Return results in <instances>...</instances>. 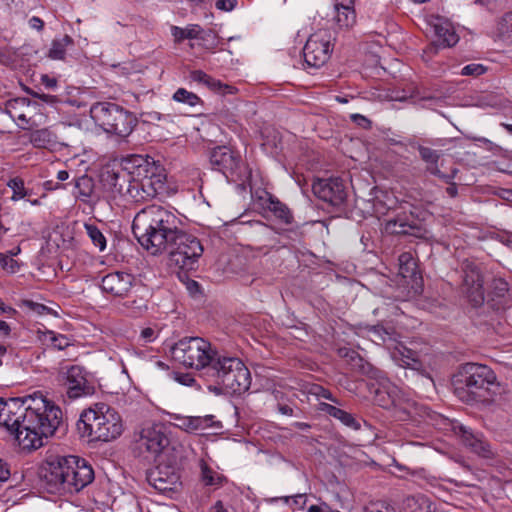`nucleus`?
I'll return each mask as SVG.
<instances>
[{
  "label": "nucleus",
  "instance_id": "nucleus-27",
  "mask_svg": "<svg viewBox=\"0 0 512 512\" xmlns=\"http://www.w3.org/2000/svg\"><path fill=\"white\" fill-rule=\"evenodd\" d=\"M171 35L176 43L195 39L204 41L211 35V31L203 29L198 24H188L185 27L172 26Z\"/></svg>",
  "mask_w": 512,
  "mask_h": 512
},
{
  "label": "nucleus",
  "instance_id": "nucleus-33",
  "mask_svg": "<svg viewBox=\"0 0 512 512\" xmlns=\"http://www.w3.org/2000/svg\"><path fill=\"white\" fill-rule=\"evenodd\" d=\"M30 142L36 148L55 149L58 144L57 136L49 128H42L30 134Z\"/></svg>",
  "mask_w": 512,
  "mask_h": 512
},
{
  "label": "nucleus",
  "instance_id": "nucleus-38",
  "mask_svg": "<svg viewBox=\"0 0 512 512\" xmlns=\"http://www.w3.org/2000/svg\"><path fill=\"white\" fill-rule=\"evenodd\" d=\"M172 99L175 102L188 105L189 107H196L198 105L203 104V100L197 94H195L194 92L188 91L185 88H178L174 92Z\"/></svg>",
  "mask_w": 512,
  "mask_h": 512
},
{
  "label": "nucleus",
  "instance_id": "nucleus-48",
  "mask_svg": "<svg viewBox=\"0 0 512 512\" xmlns=\"http://www.w3.org/2000/svg\"><path fill=\"white\" fill-rule=\"evenodd\" d=\"M160 330L155 327H144L140 331L139 341L143 343H150L155 341L159 336Z\"/></svg>",
  "mask_w": 512,
  "mask_h": 512
},
{
  "label": "nucleus",
  "instance_id": "nucleus-18",
  "mask_svg": "<svg viewBox=\"0 0 512 512\" xmlns=\"http://www.w3.org/2000/svg\"><path fill=\"white\" fill-rule=\"evenodd\" d=\"M100 182L111 199L127 197L125 185L129 184V175L123 170L122 162L120 165L104 166L100 174Z\"/></svg>",
  "mask_w": 512,
  "mask_h": 512
},
{
  "label": "nucleus",
  "instance_id": "nucleus-47",
  "mask_svg": "<svg viewBox=\"0 0 512 512\" xmlns=\"http://www.w3.org/2000/svg\"><path fill=\"white\" fill-rule=\"evenodd\" d=\"M188 355L189 354H181L179 357H174L171 359L167 358L168 363L165 361H161V360H155L154 364L158 368L163 369V370H168L170 368H172L174 370V369H176L177 363H179L180 365H182L184 367L182 362H183L184 357H186V358L189 357Z\"/></svg>",
  "mask_w": 512,
  "mask_h": 512
},
{
  "label": "nucleus",
  "instance_id": "nucleus-55",
  "mask_svg": "<svg viewBox=\"0 0 512 512\" xmlns=\"http://www.w3.org/2000/svg\"><path fill=\"white\" fill-rule=\"evenodd\" d=\"M311 392L315 394L318 398H324L337 404L339 403L338 400L335 397H333L332 393L328 389L323 388L322 386L313 387Z\"/></svg>",
  "mask_w": 512,
  "mask_h": 512
},
{
  "label": "nucleus",
  "instance_id": "nucleus-24",
  "mask_svg": "<svg viewBox=\"0 0 512 512\" xmlns=\"http://www.w3.org/2000/svg\"><path fill=\"white\" fill-rule=\"evenodd\" d=\"M357 23L355 6H333L331 27L335 33H346L354 28Z\"/></svg>",
  "mask_w": 512,
  "mask_h": 512
},
{
  "label": "nucleus",
  "instance_id": "nucleus-19",
  "mask_svg": "<svg viewBox=\"0 0 512 512\" xmlns=\"http://www.w3.org/2000/svg\"><path fill=\"white\" fill-rule=\"evenodd\" d=\"M312 190L316 197L332 206H340L346 199L345 186L339 177L317 179Z\"/></svg>",
  "mask_w": 512,
  "mask_h": 512
},
{
  "label": "nucleus",
  "instance_id": "nucleus-56",
  "mask_svg": "<svg viewBox=\"0 0 512 512\" xmlns=\"http://www.w3.org/2000/svg\"><path fill=\"white\" fill-rule=\"evenodd\" d=\"M10 477V470L7 463L0 459V483L5 482Z\"/></svg>",
  "mask_w": 512,
  "mask_h": 512
},
{
  "label": "nucleus",
  "instance_id": "nucleus-5",
  "mask_svg": "<svg viewBox=\"0 0 512 512\" xmlns=\"http://www.w3.org/2000/svg\"><path fill=\"white\" fill-rule=\"evenodd\" d=\"M184 357L186 369H193L202 375L216 376L233 394L246 392L251 385V374L242 360L221 354H190Z\"/></svg>",
  "mask_w": 512,
  "mask_h": 512
},
{
  "label": "nucleus",
  "instance_id": "nucleus-45",
  "mask_svg": "<svg viewBox=\"0 0 512 512\" xmlns=\"http://www.w3.org/2000/svg\"><path fill=\"white\" fill-rule=\"evenodd\" d=\"M0 264L5 271L11 274L18 272L20 269L18 261L8 256L6 253H0Z\"/></svg>",
  "mask_w": 512,
  "mask_h": 512
},
{
  "label": "nucleus",
  "instance_id": "nucleus-36",
  "mask_svg": "<svg viewBox=\"0 0 512 512\" xmlns=\"http://www.w3.org/2000/svg\"><path fill=\"white\" fill-rule=\"evenodd\" d=\"M397 199L388 193H382L377 196L373 203V213L377 218L386 216L391 209L395 207Z\"/></svg>",
  "mask_w": 512,
  "mask_h": 512
},
{
  "label": "nucleus",
  "instance_id": "nucleus-42",
  "mask_svg": "<svg viewBox=\"0 0 512 512\" xmlns=\"http://www.w3.org/2000/svg\"><path fill=\"white\" fill-rule=\"evenodd\" d=\"M269 209L283 222L290 223L291 222V214L288 208L279 201L271 200Z\"/></svg>",
  "mask_w": 512,
  "mask_h": 512
},
{
  "label": "nucleus",
  "instance_id": "nucleus-52",
  "mask_svg": "<svg viewBox=\"0 0 512 512\" xmlns=\"http://www.w3.org/2000/svg\"><path fill=\"white\" fill-rule=\"evenodd\" d=\"M171 375L175 381L184 386H193L195 383V379L190 373H181L174 369Z\"/></svg>",
  "mask_w": 512,
  "mask_h": 512
},
{
  "label": "nucleus",
  "instance_id": "nucleus-1",
  "mask_svg": "<svg viewBox=\"0 0 512 512\" xmlns=\"http://www.w3.org/2000/svg\"><path fill=\"white\" fill-rule=\"evenodd\" d=\"M59 406L41 392L24 399L0 397V426L15 437L23 449H38L43 439L52 436L62 423Z\"/></svg>",
  "mask_w": 512,
  "mask_h": 512
},
{
  "label": "nucleus",
  "instance_id": "nucleus-22",
  "mask_svg": "<svg viewBox=\"0 0 512 512\" xmlns=\"http://www.w3.org/2000/svg\"><path fill=\"white\" fill-rule=\"evenodd\" d=\"M134 276L130 273L116 271L102 278L101 288L113 296H126L134 284Z\"/></svg>",
  "mask_w": 512,
  "mask_h": 512
},
{
  "label": "nucleus",
  "instance_id": "nucleus-51",
  "mask_svg": "<svg viewBox=\"0 0 512 512\" xmlns=\"http://www.w3.org/2000/svg\"><path fill=\"white\" fill-rule=\"evenodd\" d=\"M367 512H395V508L385 501H376L366 507Z\"/></svg>",
  "mask_w": 512,
  "mask_h": 512
},
{
  "label": "nucleus",
  "instance_id": "nucleus-26",
  "mask_svg": "<svg viewBox=\"0 0 512 512\" xmlns=\"http://www.w3.org/2000/svg\"><path fill=\"white\" fill-rule=\"evenodd\" d=\"M173 419L176 427L189 433L202 432L216 424L213 415H206L203 417L175 415Z\"/></svg>",
  "mask_w": 512,
  "mask_h": 512
},
{
  "label": "nucleus",
  "instance_id": "nucleus-4",
  "mask_svg": "<svg viewBox=\"0 0 512 512\" xmlns=\"http://www.w3.org/2000/svg\"><path fill=\"white\" fill-rule=\"evenodd\" d=\"M41 478L50 493H77L94 480L92 466L78 456H57L41 469Z\"/></svg>",
  "mask_w": 512,
  "mask_h": 512
},
{
  "label": "nucleus",
  "instance_id": "nucleus-63",
  "mask_svg": "<svg viewBox=\"0 0 512 512\" xmlns=\"http://www.w3.org/2000/svg\"><path fill=\"white\" fill-rule=\"evenodd\" d=\"M447 183L449 184V186L446 189L447 194L452 198L456 197L458 194L457 185L454 182H452V180H450Z\"/></svg>",
  "mask_w": 512,
  "mask_h": 512
},
{
  "label": "nucleus",
  "instance_id": "nucleus-60",
  "mask_svg": "<svg viewBox=\"0 0 512 512\" xmlns=\"http://www.w3.org/2000/svg\"><path fill=\"white\" fill-rule=\"evenodd\" d=\"M29 24H30L31 28L36 29V30H42L44 27V22L39 17H36V16L32 17L29 20Z\"/></svg>",
  "mask_w": 512,
  "mask_h": 512
},
{
  "label": "nucleus",
  "instance_id": "nucleus-23",
  "mask_svg": "<svg viewBox=\"0 0 512 512\" xmlns=\"http://www.w3.org/2000/svg\"><path fill=\"white\" fill-rule=\"evenodd\" d=\"M455 431L460 435L463 444L473 453L487 459L494 457L491 445L482 434L474 433L470 428L463 425L456 427Z\"/></svg>",
  "mask_w": 512,
  "mask_h": 512
},
{
  "label": "nucleus",
  "instance_id": "nucleus-3",
  "mask_svg": "<svg viewBox=\"0 0 512 512\" xmlns=\"http://www.w3.org/2000/svg\"><path fill=\"white\" fill-rule=\"evenodd\" d=\"M129 175L126 194L134 202H143L168 193L164 167L149 156L131 155L122 160Z\"/></svg>",
  "mask_w": 512,
  "mask_h": 512
},
{
  "label": "nucleus",
  "instance_id": "nucleus-13",
  "mask_svg": "<svg viewBox=\"0 0 512 512\" xmlns=\"http://www.w3.org/2000/svg\"><path fill=\"white\" fill-rule=\"evenodd\" d=\"M328 30L320 29L309 36L303 48L305 64L311 68L324 66L331 57L334 43Z\"/></svg>",
  "mask_w": 512,
  "mask_h": 512
},
{
  "label": "nucleus",
  "instance_id": "nucleus-49",
  "mask_svg": "<svg viewBox=\"0 0 512 512\" xmlns=\"http://www.w3.org/2000/svg\"><path fill=\"white\" fill-rule=\"evenodd\" d=\"M385 231L392 234H406L408 232L406 224L395 219L386 222Z\"/></svg>",
  "mask_w": 512,
  "mask_h": 512
},
{
  "label": "nucleus",
  "instance_id": "nucleus-32",
  "mask_svg": "<svg viewBox=\"0 0 512 512\" xmlns=\"http://www.w3.org/2000/svg\"><path fill=\"white\" fill-rule=\"evenodd\" d=\"M319 410L339 420L343 425L353 430L361 428L360 422L351 414L328 403H320Z\"/></svg>",
  "mask_w": 512,
  "mask_h": 512
},
{
  "label": "nucleus",
  "instance_id": "nucleus-59",
  "mask_svg": "<svg viewBox=\"0 0 512 512\" xmlns=\"http://www.w3.org/2000/svg\"><path fill=\"white\" fill-rule=\"evenodd\" d=\"M351 119L360 126L366 127L370 124V121L360 114H352Z\"/></svg>",
  "mask_w": 512,
  "mask_h": 512
},
{
  "label": "nucleus",
  "instance_id": "nucleus-54",
  "mask_svg": "<svg viewBox=\"0 0 512 512\" xmlns=\"http://www.w3.org/2000/svg\"><path fill=\"white\" fill-rule=\"evenodd\" d=\"M69 345L70 340L67 336L55 333L54 340L50 349L64 350L68 348Z\"/></svg>",
  "mask_w": 512,
  "mask_h": 512
},
{
  "label": "nucleus",
  "instance_id": "nucleus-57",
  "mask_svg": "<svg viewBox=\"0 0 512 512\" xmlns=\"http://www.w3.org/2000/svg\"><path fill=\"white\" fill-rule=\"evenodd\" d=\"M236 4V0H218L216 3L217 8L222 10H232Z\"/></svg>",
  "mask_w": 512,
  "mask_h": 512
},
{
  "label": "nucleus",
  "instance_id": "nucleus-34",
  "mask_svg": "<svg viewBox=\"0 0 512 512\" xmlns=\"http://www.w3.org/2000/svg\"><path fill=\"white\" fill-rule=\"evenodd\" d=\"M94 192V181L91 177L83 175L75 180L74 195L84 203L91 201Z\"/></svg>",
  "mask_w": 512,
  "mask_h": 512
},
{
  "label": "nucleus",
  "instance_id": "nucleus-16",
  "mask_svg": "<svg viewBox=\"0 0 512 512\" xmlns=\"http://www.w3.org/2000/svg\"><path fill=\"white\" fill-rule=\"evenodd\" d=\"M64 374L66 395L69 399L75 400L95 394L96 386L92 380L88 379V373L83 367L72 365Z\"/></svg>",
  "mask_w": 512,
  "mask_h": 512
},
{
  "label": "nucleus",
  "instance_id": "nucleus-10",
  "mask_svg": "<svg viewBox=\"0 0 512 512\" xmlns=\"http://www.w3.org/2000/svg\"><path fill=\"white\" fill-rule=\"evenodd\" d=\"M373 380L376 382L369 384V390L374 395L375 404L384 409L393 410L395 417L406 420L410 414L412 403L401 389L393 384L384 372Z\"/></svg>",
  "mask_w": 512,
  "mask_h": 512
},
{
  "label": "nucleus",
  "instance_id": "nucleus-61",
  "mask_svg": "<svg viewBox=\"0 0 512 512\" xmlns=\"http://www.w3.org/2000/svg\"><path fill=\"white\" fill-rule=\"evenodd\" d=\"M308 512H340L338 510H331L328 506H317L311 505L308 509Z\"/></svg>",
  "mask_w": 512,
  "mask_h": 512
},
{
  "label": "nucleus",
  "instance_id": "nucleus-9",
  "mask_svg": "<svg viewBox=\"0 0 512 512\" xmlns=\"http://www.w3.org/2000/svg\"><path fill=\"white\" fill-rule=\"evenodd\" d=\"M170 458L158 460L157 466L147 474V481L159 493L173 498L182 487L180 464L182 452L173 448Z\"/></svg>",
  "mask_w": 512,
  "mask_h": 512
},
{
  "label": "nucleus",
  "instance_id": "nucleus-2",
  "mask_svg": "<svg viewBox=\"0 0 512 512\" xmlns=\"http://www.w3.org/2000/svg\"><path fill=\"white\" fill-rule=\"evenodd\" d=\"M180 219L169 209L152 204L134 217L132 231L140 245L152 255L166 252L180 230Z\"/></svg>",
  "mask_w": 512,
  "mask_h": 512
},
{
  "label": "nucleus",
  "instance_id": "nucleus-41",
  "mask_svg": "<svg viewBox=\"0 0 512 512\" xmlns=\"http://www.w3.org/2000/svg\"><path fill=\"white\" fill-rule=\"evenodd\" d=\"M22 305L38 315H48L49 314V315L58 317L57 311H55L52 308L47 307L43 304L34 302L32 300H23Z\"/></svg>",
  "mask_w": 512,
  "mask_h": 512
},
{
  "label": "nucleus",
  "instance_id": "nucleus-31",
  "mask_svg": "<svg viewBox=\"0 0 512 512\" xmlns=\"http://www.w3.org/2000/svg\"><path fill=\"white\" fill-rule=\"evenodd\" d=\"M211 345L201 337H184L174 343L171 352H210Z\"/></svg>",
  "mask_w": 512,
  "mask_h": 512
},
{
  "label": "nucleus",
  "instance_id": "nucleus-58",
  "mask_svg": "<svg viewBox=\"0 0 512 512\" xmlns=\"http://www.w3.org/2000/svg\"><path fill=\"white\" fill-rule=\"evenodd\" d=\"M41 82L46 88L54 89L57 87V80L48 75H42Z\"/></svg>",
  "mask_w": 512,
  "mask_h": 512
},
{
  "label": "nucleus",
  "instance_id": "nucleus-35",
  "mask_svg": "<svg viewBox=\"0 0 512 512\" xmlns=\"http://www.w3.org/2000/svg\"><path fill=\"white\" fill-rule=\"evenodd\" d=\"M493 33L499 39L512 43V11L504 13L497 19Z\"/></svg>",
  "mask_w": 512,
  "mask_h": 512
},
{
  "label": "nucleus",
  "instance_id": "nucleus-40",
  "mask_svg": "<svg viewBox=\"0 0 512 512\" xmlns=\"http://www.w3.org/2000/svg\"><path fill=\"white\" fill-rule=\"evenodd\" d=\"M84 228L94 246L97 247L99 251H104L106 248V238L100 229L96 225L90 223H85Z\"/></svg>",
  "mask_w": 512,
  "mask_h": 512
},
{
  "label": "nucleus",
  "instance_id": "nucleus-29",
  "mask_svg": "<svg viewBox=\"0 0 512 512\" xmlns=\"http://www.w3.org/2000/svg\"><path fill=\"white\" fill-rule=\"evenodd\" d=\"M393 362L404 369H410L418 374L431 378L430 366L423 363L422 360L415 357V354H391Z\"/></svg>",
  "mask_w": 512,
  "mask_h": 512
},
{
  "label": "nucleus",
  "instance_id": "nucleus-37",
  "mask_svg": "<svg viewBox=\"0 0 512 512\" xmlns=\"http://www.w3.org/2000/svg\"><path fill=\"white\" fill-rule=\"evenodd\" d=\"M73 44V39L65 35L60 39H54L51 43L48 56L53 60H63L68 46Z\"/></svg>",
  "mask_w": 512,
  "mask_h": 512
},
{
  "label": "nucleus",
  "instance_id": "nucleus-15",
  "mask_svg": "<svg viewBox=\"0 0 512 512\" xmlns=\"http://www.w3.org/2000/svg\"><path fill=\"white\" fill-rule=\"evenodd\" d=\"M139 446L156 455L158 460L170 458L173 455V448H178L182 452L180 445H170V440L161 427L144 428L141 431Z\"/></svg>",
  "mask_w": 512,
  "mask_h": 512
},
{
  "label": "nucleus",
  "instance_id": "nucleus-6",
  "mask_svg": "<svg viewBox=\"0 0 512 512\" xmlns=\"http://www.w3.org/2000/svg\"><path fill=\"white\" fill-rule=\"evenodd\" d=\"M456 397L466 404H488L499 387L494 371L486 365L466 363L452 377Z\"/></svg>",
  "mask_w": 512,
  "mask_h": 512
},
{
  "label": "nucleus",
  "instance_id": "nucleus-53",
  "mask_svg": "<svg viewBox=\"0 0 512 512\" xmlns=\"http://www.w3.org/2000/svg\"><path fill=\"white\" fill-rule=\"evenodd\" d=\"M55 332L51 330H38L37 339L47 348H51Z\"/></svg>",
  "mask_w": 512,
  "mask_h": 512
},
{
  "label": "nucleus",
  "instance_id": "nucleus-62",
  "mask_svg": "<svg viewBox=\"0 0 512 512\" xmlns=\"http://www.w3.org/2000/svg\"><path fill=\"white\" fill-rule=\"evenodd\" d=\"M0 313L14 315L16 314V310L11 306L6 305L2 300H0Z\"/></svg>",
  "mask_w": 512,
  "mask_h": 512
},
{
  "label": "nucleus",
  "instance_id": "nucleus-8",
  "mask_svg": "<svg viewBox=\"0 0 512 512\" xmlns=\"http://www.w3.org/2000/svg\"><path fill=\"white\" fill-rule=\"evenodd\" d=\"M90 116L106 133L125 138L133 131L137 119L130 111L112 102H97L90 108Z\"/></svg>",
  "mask_w": 512,
  "mask_h": 512
},
{
  "label": "nucleus",
  "instance_id": "nucleus-30",
  "mask_svg": "<svg viewBox=\"0 0 512 512\" xmlns=\"http://www.w3.org/2000/svg\"><path fill=\"white\" fill-rule=\"evenodd\" d=\"M419 153L423 161L426 162L427 170L429 173L443 179L445 182H449L450 180H453L455 178L457 169H453L450 174H444L440 171V169L438 168L439 154L437 153V151L429 147H420Z\"/></svg>",
  "mask_w": 512,
  "mask_h": 512
},
{
  "label": "nucleus",
  "instance_id": "nucleus-20",
  "mask_svg": "<svg viewBox=\"0 0 512 512\" xmlns=\"http://www.w3.org/2000/svg\"><path fill=\"white\" fill-rule=\"evenodd\" d=\"M399 275L408 287L407 297H414L422 292V276L418 271L417 263L409 252L402 253L399 258Z\"/></svg>",
  "mask_w": 512,
  "mask_h": 512
},
{
  "label": "nucleus",
  "instance_id": "nucleus-28",
  "mask_svg": "<svg viewBox=\"0 0 512 512\" xmlns=\"http://www.w3.org/2000/svg\"><path fill=\"white\" fill-rule=\"evenodd\" d=\"M191 81L198 84H202L209 90L221 93V94H232L234 88L228 84L222 83L220 80L213 78L202 70H193L189 73Z\"/></svg>",
  "mask_w": 512,
  "mask_h": 512
},
{
  "label": "nucleus",
  "instance_id": "nucleus-64",
  "mask_svg": "<svg viewBox=\"0 0 512 512\" xmlns=\"http://www.w3.org/2000/svg\"><path fill=\"white\" fill-rule=\"evenodd\" d=\"M10 331L11 329L9 325L5 321L0 320V336H8L10 334Z\"/></svg>",
  "mask_w": 512,
  "mask_h": 512
},
{
  "label": "nucleus",
  "instance_id": "nucleus-25",
  "mask_svg": "<svg viewBox=\"0 0 512 512\" xmlns=\"http://www.w3.org/2000/svg\"><path fill=\"white\" fill-rule=\"evenodd\" d=\"M341 358L342 364L347 366L349 371L365 375L372 380L381 376V373L383 372L366 361L361 354H343Z\"/></svg>",
  "mask_w": 512,
  "mask_h": 512
},
{
  "label": "nucleus",
  "instance_id": "nucleus-50",
  "mask_svg": "<svg viewBox=\"0 0 512 512\" xmlns=\"http://www.w3.org/2000/svg\"><path fill=\"white\" fill-rule=\"evenodd\" d=\"M368 333L375 343H378L379 340L385 342L387 338H390V334L379 325L372 326Z\"/></svg>",
  "mask_w": 512,
  "mask_h": 512
},
{
  "label": "nucleus",
  "instance_id": "nucleus-21",
  "mask_svg": "<svg viewBox=\"0 0 512 512\" xmlns=\"http://www.w3.org/2000/svg\"><path fill=\"white\" fill-rule=\"evenodd\" d=\"M462 290L473 306H479L484 302L483 277L473 264H467L464 268Z\"/></svg>",
  "mask_w": 512,
  "mask_h": 512
},
{
  "label": "nucleus",
  "instance_id": "nucleus-39",
  "mask_svg": "<svg viewBox=\"0 0 512 512\" xmlns=\"http://www.w3.org/2000/svg\"><path fill=\"white\" fill-rule=\"evenodd\" d=\"M201 479L206 486H221L224 476L214 471L205 461H201Z\"/></svg>",
  "mask_w": 512,
  "mask_h": 512
},
{
  "label": "nucleus",
  "instance_id": "nucleus-46",
  "mask_svg": "<svg viewBox=\"0 0 512 512\" xmlns=\"http://www.w3.org/2000/svg\"><path fill=\"white\" fill-rule=\"evenodd\" d=\"M487 71V68L479 63H471L461 69L460 74L464 76H480Z\"/></svg>",
  "mask_w": 512,
  "mask_h": 512
},
{
  "label": "nucleus",
  "instance_id": "nucleus-7",
  "mask_svg": "<svg viewBox=\"0 0 512 512\" xmlns=\"http://www.w3.org/2000/svg\"><path fill=\"white\" fill-rule=\"evenodd\" d=\"M81 437L90 441H110L116 439L123 431L119 413L104 403L84 410L77 422Z\"/></svg>",
  "mask_w": 512,
  "mask_h": 512
},
{
  "label": "nucleus",
  "instance_id": "nucleus-43",
  "mask_svg": "<svg viewBox=\"0 0 512 512\" xmlns=\"http://www.w3.org/2000/svg\"><path fill=\"white\" fill-rule=\"evenodd\" d=\"M8 186L11 188V190L13 192L12 197H11V199L13 201H18L25 197L26 192H25L24 182L22 179H20V178L11 179L8 183Z\"/></svg>",
  "mask_w": 512,
  "mask_h": 512
},
{
  "label": "nucleus",
  "instance_id": "nucleus-11",
  "mask_svg": "<svg viewBox=\"0 0 512 512\" xmlns=\"http://www.w3.org/2000/svg\"><path fill=\"white\" fill-rule=\"evenodd\" d=\"M210 164L229 182L245 184L251 178V170L240 153L228 146L215 147L210 153Z\"/></svg>",
  "mask_w": 512,
  "mask_h": 512
},
{
  "label": "nucleus",
  "instance_id": "nucleus-14",
  "mask_svg": "<svg viewBox=\"0 0 512 512\" xmlns=\"http://www.w3.org/2000/svg\"><path fill=\"white\" fill-rule=\"evenodd\" d=\"M41 105L27 98L10 99L5 104V112L23 130L37 125L35 117L40 113Z\"/></svg>",
  "mask_w": 512,
  "mask_h": 512
},
{
  "label": "nucleus",
  "instance_id": "nucleus-17",
  "mask_svg": "<svg viewBox=\"0 0 512 512\" xmlns=\"http://www.w3.org/2000/svg\"><path fill=\"white\" fill-rule=\"evenodd\" d=\"M428 32L433 37V43L440 48H450L459 42V34L454 24L439 15H430L426 19Z\"/></svg>",
  "mask_w": 512,
  "mask_h": 512
},
{
  "label": "nucleus",
  "instance_id": "nucleus-12",
  "mask_svg": "<svg viewBox=\"0 0 512 512\" xmlns=\"http://www.w3.org/2000/svg\"><path fill=\"white\" fill-rule=\"evenodd\" d=\"M167 251L170 252L171 261L176 266L182 270L189 271L197 267L204 249L197 237L180 229Z\"/></svg>",
  "mask_w": 512,
  "mask_h": 512
},
{
  "label": "nucleus",
  "instance_id": "nucleus-44",
  "mask_svg": "<svg viewBox=\"0 0 512 512\" xmlns=\"http://www.w3.org/2000/svg\"><path fill=\"white\" fill-rule=\"evenodd\" d=\"M413 474L417 478L424 480L431 488L435 489L437 492H441L443 490L441 481L437 477L427 474L423 469L416 471Z\"/></svg>",
  "mask_w": 512,
  "mask_h": 512
}]
</instances>
